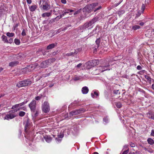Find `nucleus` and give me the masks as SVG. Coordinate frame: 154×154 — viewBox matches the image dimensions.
Wrapping results in <instances>:
<instances>
[{
  "label": "nucleus",
  "mask_w": 154,
  "mask_h": 154,
  "mask_svg": "<svg viewBox=\"0 0 154 154\" xmlns=\"http://www.w3.org/2000/svg\"><path fill=\"white\" fill-rule=\"evenodd\" d=\"M98 3H93L92 4L86 5L82 9L83 12L90 13L92 11L95 7L97 6Z\"/></svg>",
  "instance_id": "nucleus-1"
},
{
  "label": "nucleus",
  "mask_w": 154,
  "mask_h": 154,
  "mask_svg": "<svg viewBox=\"0 0 154 154\" xmlns=\"http://www.w3.org/2000/svg\"><path fill=\"white\" fill-rule=\"evenodd\" d=\"M31 82L30 79H27L20 81L17 85V86L20 88L22 87L26 86L31 84Z\"/></svg>",
  "instance_id": "nucleus-2"
},
{
  "label": "nucleus",
  "mask_w": 154,
  "mask_h": 154,
  "mask_svg": "<svg viewBox=\"0 0 154 154\" xmlns=\"http://www.w3.org/2000/svg\"><path fill=\"white\" fill-rule=\"evenodd\" d=\"M43 5H41L40 7L41 9L45 11H48L51 8V5L45 0H42Z\"/></svg>",
  "instance_id": "nucleus-3"
},
{
  "label": "nucleus",
  "mask_w": 154,
  "mask_h": 154,
  "mask_svg": "<svg viewBox=\"0 0 154 154\" xmlns=\"http://www.w3.org/2000/svg\"><path fill=\"white\" fill-rule=\"evenodd\" d=\"M42 111L45 113L48 112L50 110L49 104L47 101H45L42 106Z\"/></svg>",
  "instance_id": "nucleus-4"
},
{
  "label": "nucleus",
  "mask_w": 154,
  "mask_h": 154,
  "mask_svg": "<svg viewBox=\"0 0 154 154\" xmlns=\"http://www.w3.org/2000/svg\"><path fill=\"white\" fill-rule=\"evenodd\" d=\"M85 111V110L83 108L80 109H79L75 110L69 112V114L70 116H71L73 115L81 114L82 113H84Z\"/></svg>",
  "instance_id": "nucleus-5"
},
{
  "label": "nucleus",
  "mask_w": 154,
  "mask_h": 154,
  "mask_svg": "<svg viewBox=\"0 0 154 154\" xmlns=\"http://www.w3.org/2000/svg\"><path fill=\"white\" fill-rule=\"evenodd\" d=\"M36 101L35 100H32L29 105L31 110L34 112L36 110Z\"/></svg>",
  "instance_id": "nucleus-6"
},
{
  "label": "nucleus",
  "mask_w": 154,
  "mask_h": 154,
  "mask_svg": "<svg viewBox=\"0 0 154 154\" xmlns=\"http://www.w3.org/2000/svg\"><path fill=\"white\" fill-rule=\"evenodd\" d=\"M109 66L110 65L109 63H107L105 64H103L99 68V70L101 72L106 70H109L110 69H108V68H107L109 67Z\"/></svg>",
  "instance_id": "nucleus-7"
},
{
  "label": "nucleus",
  "mask_w": 154,
  "mask_h": 154,
  "mask_svg": "<svg viewBox=\"0 0 154 154\" xmlns=\"http://www.w3.org/2000/svg\"><path fill=\"white\" fill-rule=\"evenodd\" d=\"M91 23L89 21L88 22L86 23L83 26H81L80 29L81 30H84L92 25Z\"/></svg>",
  "instance_id": "nucleus-8"
},
{
  "label": "nucleus",
  "mask_w": 154,
  "mask_h": 154,
  "mask_svg": "<svg viewBox=\"0 0 154 154\" xmlns=\"http://www.w3.org/2000/svg\"><path fill=\"white\" fill-rule=\"evenodd\" d=\"M17 115L15 114H9L7 115L5 117L4 119L9 120V119H12L16 117Z\"/></svg>",
  "instance_id": "nucleus-9"
},
{
  "label": "nucleus",
  "mask_w": 154,
  "mask_h": 154,
  "mask_svg": "<svg viewBox=\"0 0 154 154\" xmlns=\"http://www.w3.org/2000/svg\"><path fill=\"white\" fill-rule=\"evenodd\" d=\"M147 116L149 119L154 120V112H149L147 113Z\"/></svg>",
  "instance_id": "nucleus-10"
},
{
  "label": "nucleus",
  "mask_w": 154,
  "mask_h": 154,
  "mask_svg": "<svg viewBox=\"0 0 154 154\" xmlns=\"http://www.w3.org/2000/svg\"><path fill=\"white\" fill-rule=\"evenodd\" d=\"M31 71V69L28 68L27 66V67L24 68L22 69L21 71L23 74H25L27 72H29Z\"/></svg>",
  "instance_id": "nucleus-11"
},
{
  "label": "nucleus",
  "mask_w": 154,
  "mask_h": 154,
  "mask_svg": "<svg viewBox=\"0 0 154 154\" xmlns=\"http://www.w3.org/2000/svg\"><path fill=\"white\" fill-rule=\"evenodd\" d=\"M52 10H51L49 12H46L42 14V16L43 17H49L52 14Z\"/></svg>",
  "instance_id": "nucleus-12"
},
{
  "label": "nucleus",
  "mask_w": 154,
  "mask_h": 154,
  "mask_svg": "<svg viewBox=\"0 0 154 154\" xmlns=\"http://www.w3.org/2000/svg\"><path fill=\"white\" fill-rule=\"evenodd\" d=\"M88 91L89 89L86 86L84 87L82 89V92L83 94H87Z\"/></svg>",
  "instance_id": "nucleus-13"
},
{
  "label": "nucleus",
  "mask_w": 154,
  "mask_h": 154,
  "mask_svg": "<svg viewBox=\"0 0 154 154\" xmlns=\"http://www.w3.org/2000/svg\"><path fill=\"white\" fill-rule=\"evenodd\" d=\"M91 65L92 66H94L96 65H98L99 63V61L98 60H93L91 62Z\"/></svg>",
  "instance_id": "nucleus-14"
},
{
  "label": "nucleus",
  "mask_w": 154,
  "mask_h": 154,
  "mask_svg": "<svg viewBox=\"0 0 154 154\" xmlns=\"http://www.w3.org/2000/svg\"><path fill=\"white\" fill-rule=\"evenodd\" d=\"M57 43H56L55 44L53 43L51 44H50L48 45L47 47V50H49L52 49L54 47H55L56 46H57Z\"/></svg>",
  "instance_id": "nucleus-15"
},
{
  "label": "nucleus",
  "mask_w": 154,
  "mask_h": 154,
  "mask_svg": "<svg viewBox=\"0 0 154 154\" xmlns=\"http://www.w3.org/2000/svg\"><path fill=\"white\" fill-rule=\"evenodd\" d=\"M19 62L17 61H14L9 63V65L10 66L14 67L16 66L19 63Z\"/></svg>",
  "instance_id": "nucleus-16"
},
{
  "label": "nucleus",
  "mask_w": 154,
  "mask_h": 154,
  "mask_svg": "<svg viewBox=\"0 0 154 154\" xmlns=\"http://www.w3.org/2000/svg\"><path fill=\"white\" fill-rule=\"evenodd\" d=\"M100 38H98L95 41L97 45V48H95L94 49L95 51H97V49L99 47L100 43Z\"/></svg>",
  "instance_id": "nucleus-17"
},
{
  "label": "nucleus",
  "mask_w": 154,
  "mask_h": 154,
  "mask_svg": "<svg viewBox=\"0 0 154 154\" xmlns=\"http://www.w3.org/2000/svg\"><path fill=\"white\" fill-rule=\"evenodd\" d=\"M39 66L42 68H45L47 67L45 61L41 63Z\"/></svg>",
  "instance_id": "nucleus-18"
},
{
  "label": "nucleus",
  "mask_w": 154,
  "mask_h": 154,
  "mask_svg": "<svg viewBox=\"0 0 154 154\" xmlns=\"http://www.w3.org/2000/svg\"><path fill=\"white\" fill-rule=\"evenodd\" d=\"M37 8V6L35 5L31 6L29 7L30 10L31 11H35Z\"/></svg>",
  "instance_id": "nucleus-19"
},
{
  "label": "nucleus",
  "mask_w": 154,
  "mask_h": 154,
  "mask_svg": "<svg viewBox=\"0 0 154 154\" xmlns=\"http://www.w3.org/2000/svg\"><path fill=\"white\" fill-rule=\"evenodd\" d=\"M98 17H95L92 19L90 21L91 23L92 24H94L96 21L98 20Z\"/></svg>",
  "instance_id": "nucleus-20"
},
{
  "label": "nucleus",
  "mask_w": 154,
  "mask_h": 154,
  "mask_svg": "<svg viewBox=\"0 0 154 154\" xmlns=\"http://www.w3.org/2000/svg\"><path fill=\"white\" fill-rule=\"evenodd\" d=\"M147 141L148 143L151 145H152L154 143V141L151 138H148Z\"/></svg>",
  "instance_id": "nucleus-21"
},
{
  "label": "nucleus",
  "mask_w": 154,
  "mask_h": 154,
  "mask_svg": "<svg viewBox=\"0 0 154 154\" xmlns=\"http://www.w3.org/2000/svg\"><path fill=\"white\" fill-rule=\"evenodd\" d=\"M2 40L4 42L8 43V40L7 39V37L4 35H3L2 36Z\"/></svg>",
  "instance_id": "nucleus-22"
},
{
  "label": "nucleus",
  "mask_w": 154,
  "mask_h": 154,
  "mask_svg": "<svg viewBox=\"0 0 154 154\" xmlns=\"http://www.w3.org/2000/svg\"><path fill=\"white\" fill-rule=\"evenodd\" d=\"M45 138L46 142L48 143L50 142L52 140V138L50 137L47 136L45 137Z\"/></svg>",
  "instance_id": "nucleus-23"
},
{
  "label": "nucleus",
  "mask_w": 154,
  "mask_h": 154,
  "mask_svg": "<svg viewBox=\"0 0 154 154\" xmlns=\"http://www.w3.org/2000/svg\"><path fill=\"white\" fill-rule=\"evenodd\" d=\"M29 124H30L29 123V119H28L27 120L26 124L25 126V131H26L28 129V126H29Z\"/></svg>",
  "instance_id": "nucleus-24"
},
{
  "label": "nucleus",
  "mask_w": 154,
  "mask_h": 154,
  "mask_svg": "<svg viewBox=\"0 0 154 154\" xmlns=\"http://www.w3.org/2000/svg\"><path fill=\"white\" fill-rule=\"evenodd\" d=\"M115 105L118 108H120L122 106V104L121 103L119 102H117L116 103Z\"/></svg>",
  "instance_id": "nucleus-25"
},
{
  "label": "nucleus",
  "mask_w": 154,
  "mask_h": 154,
  "mask_svg": "<svg viewBox=\"0 0 154 154\" xmlns=\"http://www.w3.org/2000/svg\"><path fill=\"white\" fill-rule=\"evenodd\" d=\"M26 113L22 111H21L19 112V116L20 117H23L24 116V115H25Z\"/></svg>",
  "instance_id": "nucleus-26"
},
{
  "label": "nucleus",
  "mask_w": 154,
  "mask_h": 154,
  "mask_svg": "<svg viewBox=\"0 0 154 154\" xmlns=\"http://www.w3.org/2000/svg\"><path fill=\"white\" fill-rule=\"evenodd\" d=\"M6 35L8 36L9 37H12L14 35V34L13 33H10L8 32L7 33Z\"/></svg>",
  "instance_id": "nucleus-27"
},
{
  "label": "nucleus",
  "mask_w": 154,
  "mask_h": 154,
  "mask_svg": "<svg viewBox=\"0 0 154 154\" xmlns=\"http://www.w3.org/2000/svg\"><path fill=\"white\" fill-rule=\"evenodd\" d=\"M140 26L138 25H135L133 26L132 29L134 30H136L137 29L140 28Z\"/></svg>",
  "instance_id": "nucleus-28"
},
{
  "label": "nucleus",
  "mask_w": 154,
  "mask_h": 154,
  "mask_svg": "<svg viewBox=\"0 0 154 154\" xmlns=\"http://www.w3.org/2000/svg\"><path fill=\"white\" fill-rule=\"evenodd\" d=\"M15 44L17 45H19L20 43V40L19 39H15L14 40Z\"/></svg>",
  "instance_id": "nucleus-29"
},
{
  "label": "nucleus",
  "mask_w": 154,
  "mask_h": 154,
  "mask_svg": "<svg viewBox=\"0 0 154 154\" xmlns=\"http://www.w3.org/2000/svg\"><path fill=\"white\" fill-rule=\"evenodd\" d=\"M20 109H21L22 108H20L19 109H14V110H11L9 112V113H14L16 112H17V110H19Z\"/></svg>",
  "instance_id": "nucleus-30"
},
{
  "label": "nucleus",
  "mask_w": 154,
  "mask_h": 154,
  "mask_svg": "<svg viewBox=\"0 0 154 154\" xmlns=\"http://www.w3.org/2000/svg\"><path fill=\"white\" fill-rule=\"evenodd\" d=\"M113 93L114 94H119L120 93V92L119 91V90H114L113 91Z\"/></svg>",
  "instance_id": "nucleus-31"
},
{
  "label": "nucleus",
  "mask_w": 154,
  "mask_h": 154,
  "mask_svg": "<svg viewBox=\"0 0 154 154\" xmlns=\"http://www.w3.org/2000/svg\"><path fill=\"white\" fill-rule=\"evenodd\" d=\"M51 64L54 63L55 60V59L54 58H51L48 59Z\"/></svg>",
  "instance_id": "nucleus-32"
},
{
  "label": "nucleus",
  "mask_w": 154,
  "mask_h": 154,
  "mask_svg": "<svg viewBox=\"0 0 154 154\" xmlns=\"http://www.w3.org/2000/svg\"><path fill=\"white\" fill-rule=\"evenodd\" d=\"M44 61L45 63V64L47 67H48V66L50 64H51V63H50L49 61V60H47Z\"/></svg>",
  "instance_id": "nucleus-33"
},
{
  "label": "nucleus",
  "mask_w": 154,
  "mask_h": 154,
  "mask_svg": "<svg viewBox=\"0 0 154 154\" xmlns=\"http://www.w3.org/2000/svg\"><path fill=\"white\" fill-rule=\"evenodd\" d=\"M61 18H60V16H57L54 19V20H53V21H57L58 20H59Z\"/></svg>",
  "instance_id": "nucleus-34"
},
{
  "label": "nucleus",
  "mask_w": 154,
  "mask_h": 154,
  "mask_svg": "<svg viewBox=\"0 0 154 154\" xmlns=\"http://www.w3.org/2000/svg\"><path fill=\"white\" fill-rule=\"evenodd\" d=\"M145 79H147V80L148 81H150V82L151 81V78L150 77L148 76L147 75H145Z\"/></svg>",
  "instance_id": "nucleus-35"
},
{
  "label": "nucleus",
  "mask_w": 154,
  "mask_h": 154,
  "mask_svg": "<svg viewBox=\"0 0 154 154\" xmlns=\"http://www.w3.org/2000/svg\"><path fill=\"white\" fill-rule=\"evenodd\" d=\"M103 121L106 123L108 122V118L107 116L104 117L103 119Z\"/></svg>",
  "instance_id": "nucleus-36"
},
{
  "label": "nucleus",
  "mask_w": 154,
  "mask_h": 154,
  "mask_svg": "<svg viewBox=\"0 0 154 154\" xmlns=\"http://www.w3.org/2000/svg\"><path fill=\"white\" fill-rule=\"evenodd\" d=\"M19 106V105L18 104H16L13 106L12 107L11 109H14L15 108H16L18 107Z\"/></svg>",
  "instance_id": "nucleus-37"
},
{
  "label": "nucleus",
  "mask_w": 154,
  "mask_h": 154,
  "mask_svg": "<svg viewBox=\"0 0 154 154\" xmlns=\"http://www.w3.org/2000/svg\"><path fill=\"white\" fill-rule=\"evenodd\" d=\"M74 54L73 53V52H72L66 54V55L67 56H74Z\"/></svg>",
  "instance_id": "nucleus-38"
},
{
  "label": "nucleus",
  "mask_w": 154,
  "mask_h": 154,
  "mask_svg": "<svg viewBox=\"0 0 154 154\" xmlns=\"http://www.w3.org/2000/svg\"><path fill=\"white\" fill-rule=\"evenodd\" d=\"M80 79V78L79 77H75L73 79L75 81H78Z\"/></svg>",
  "instance_id": "nucleus-39"
},
{
  "label": "nucleus",
  "mask_w": 154,
  "mask_h": 154,
  "mask_svg": "<svg viewBox=\"0 0 154 154\" xmlns=\"http://www.w3.org/2000/svg\"><path fill=\"white\" fill-rule=\"evenodd\" d=\"M28 68H29L30 69H31V71L32 70H33V68H34V65H32L31 66H27Z\"/></svg>",
  "instance_id": "nucleus-40"
},
{
  "label": "nucleus",
  "mask_w": 154,
  "mask_h": 154,
  "mask_svg": "<svg viewBox=\"0 0 154 154\" xmlns=\"http://www.w3.org/2000/svg\"><path fill=\"white\" fill-rule=\"evenodd\" d=\"M21 35H22L23 36H25L26 35V32L25 31V30L24 29H23V31L22 32Z\"/></svg>",
  "instance_id": "nucleus-41"
},
{
  "label": "nucleus",
  "mask_w": 154,
  "mask_h": 154,
  "mask_svg": "<svg viewBox=\"0 0 154 154\" xmlns=\"http://www.w3.org/2000/svg\"><path fill=\"white\" fill-rule=\"evenodd\" d=\"M129 144H130V145L132 147H134L135 146V144L134 143H133L132 142H130Z\"/></svg>",
  "instance_id": "nucleus-42"
},
{
  "label": "nucleus",
  "mask_w": 154,
  "mask_h": 154,
  "mask_svg": "<svg viewBox=\"0 0 154 154\" xmlns=\"http://www.w3.org/2000/svg\"><path fill=\"white\" fill-rule=\"evenodd\" d=\"M63 136H64L63 134H62L60 135H58V138H62L63 137Z\"/></svg>",
  "instance_id": "nucleus-43"
},
{
  "label": "nucleus",
  "mask_w": 154,
  "mask_h": 154,
  "mask_svg": "<svg viewBox=\"0 0 154 154\" xmlns=\"http://www.w3.org/2000/svg\"><path fill=\"white\" fill-rule=\"evenodd\" d=\"M101 6H99V7L97 8H96L94 10V12H96L98 10H100V9H101Z\"/></svg>",
  "instance_id": "nucleus-44"
},
{
  "label": "nucleus",
  "mask_w": 154,
  "mask_h": 154,
  "mask_svg": "<svg viewBox=\"0 0 154 154\" xmlns=\"http://www.w3.org/2000/svg\"><path fill=\"white\" fill-rule=\"evenodd\" d=\"M122 1L123 0H121L119 2L115 4V7H117L118 5H119L122 2Z\"/></svg>",
  "instance_id": "nucleus-45"
},
{
  "label": "nucleus",
  "mask_w": 154,
  "mask_h": 154,
  "mask_svg": "<svg viewBox=\"0 0 154 154\" xmlns=\"http://www.w3.org/2000/svg\"><path fill=\"white\" fill-rule=\"evenodd\" d=\"M128 152L129 149H128L127 150L124 151L122 154H127L128 153Z\"/></svg>",
  "instance_id": "nucleus-46"
},
{
  "label": "nucleus",
  "mask_w": 154,
  "mask_h": 154,
  "mask_svg": "<svg viewBox=\"0 0 154 154\" xmlns=\"http://www.w3.org/2000/svg\"><path fill=\"white\" fill-rule=\"evenodd\" d=\"M13 39L11 38H10L8 40V43H11L13 42Z\"/></svg>",
  "instance_id": "nucleus-47"
},
{
  "label": "nucleus",
  "mask_w": 154,
  "mask_h": 154,
  "mask_svg": "<svg viewBox=\"0 0 154 154\" xmlns=\"http://www.w3.org/2000/svg\"><path fill=\"white\" fill-rule=\"evenodd\" d=\"M41 97L40 96H37L35 97V99L37 100H39L41 98Z\"/></svg>",
  "instance_id": "nucleus-48"
},
{
  "label": "nucleus",
  "mask_w": 154,
  "mask_h": 154,
  "mask_svg": "<svg viewBox=\"0 0 154 154\" xmlns=\"http://www.w3.org/2000/svg\"><path fill=\"white\" fill-rule=\"evenodd\" d=\"M38 110H36V112L35 114V116H38Z\"/></svg>",
  "instance_id": "nucleus-49"
},
{
  "label": "nucleus",
  "mask_w": 154,
  "mask_h": 154,
  "mask_svg": "<svg viewBox=\"0 0 154 154\" xmlns=\"http://www.w3.org/2000/svg\"><path fill=\"white\" fill-rule=\"evenodd\" d=\"M61 1L62 3L63 4H65L66 3V0H61Z\"/></svg>",
  "instance_id": "nucleus-50"
},
{
  "label": "nucleus",
  "mask_w": 154,
  "mask_h": 154,
  "mask_svg": "<svg viewBox=\"0 0 154 154\" xmlns=\"http://www.w3.org/2000/svg\"><path fill=\"white\" fill-rule=\"evenodd\" d=\"M150 135L151 136H154V130H152Z\"/></svg>",
  "instance_id": "nucleus-51"
},
{
  "label": "nucleus",
  "mask_w": 154,
  "mask_h": 154,
  "mask_svg": "<svg viewBox=\"0 0 154 154\" xmlns=\"http://www.w3.org/2000/svg\"><path fill=\"white\" fill-rule=\"evenodd\" d=\"M145 5L144 4H143L142 5V9L143 10V11L145 9Z\"/></svg>",
  "instance_id": "nucleus-52"
},
{
  "label": "nucleus",
  "mask_w": 154,
  "mask_h": 154,
  "mask_svg": "<svg viewBox=\"0 0 154 154\" xmlns=\"http://www.w3.org/2000/svg\"><path fill=\"white\" fill-rule=\"evenodd\" d=\"M141 69H142V67L138 65L137 66V69L138 70H140Z\"/></svg>",
  "instance_id": "nucleus-53"
},
{
  "label": "nucleus",
  "mask_w": 154,
  "mask_h": 154,
  "mask_svg": "<svg viewBox=\"0 0 154 154\" xmlns=\"http://www.w3.org/2000/svg\"><path fill=\"white\" fill-rule=\"evenodd\" d=\"M28 4H30L32 3V0H26Z\"/></svg>",
  "instance_id": "nucleus-54"
},
{
  "label": "nucleus",
  "mask_w": 154,
  "mask_h": 154,
  "mask_svg": "<svg viewBox=\"0 0 154 154\" xmlns=\"http://www.w3.org/2000/svg\"><path fill=\"white\" fill-rule=\"evenodd\" d=\"M78 52V50L77 49V50H75V51H74L73 52V53L74 54H76Z\"/></svg>",
  "instance_id": "nucleus-55"
},
{
  "label": "nucleus",
  "mask_w": 154,
  "mask_h": 154,
  "mask_svg": "<svg viewBox=\"0 0 154 154\" xmlns=\"http://www.w3.org/2000/svg\"><path fill=\"white\" fill-rule=\"evenodd\" d=\"M18 104L19 105V106H21L23 105H24V102H23L22 103H20Z\"/></svg>",
  "instance_id": "nucleus-56"
},
{
  "label": "nucleus",
  "mask_w": 154,
  "mask_h": 154,
  "mask_svg": "<svg viewBox=\"0 0 154 154\" xmlns=\"http://www.w3.org/2000/svg\"><path fill=\"white\" fill-rule=\"evenodd\" d=\"M94 94L96 96H97L99 95L98 93L95 91L94 92Z\"/></svg>",
  "instance_id": "nucleus-57"
},
{
  "label": "nucleus",
  "mask_w": 154,
  "mask_h": 154,
  "mask_svg": "<svg viewBox=\"0 0 154 154\" xmlns=\"http://www.w3.org/2000/svg\"><path fill=\"white\" fill-rule=\"evenodd\" d=\"M3 11L4 10L3 9H0V14H2Z\"/></svg>",
  "instance_id": "nucleus-58"
},
{
  "label": "nucleus",
  "mask_w": 154,
  "mask_h": 154,
  "mask_svg": "<svg viewBox=\"0 0 154 154\" xmlns=\"http://www.w3.org/2000/svg\"><path fill=\"white\" fill-rule=\"evenodd\" d=\"M58 138H57V137H56L55 138V140H57V141L58 142H60L61 141V139H58Z\"/></svg>",
  "instance_id": "nucleus-59"
},
{
  "label": "nucleus",
  "mask_w": 154,
  "mask_h": 154,
  "mask_svg": "<svg viewBox=\"0 0 154 154\" xmlns=\"http://www.w3.org/2000/svg\"><path fill=\"white\" fill-rule=\"evenodd\" d=\"M65 14L64 13H63L62 14H61V15H60V18H61L63 16H64V15Z\"/></svg>",
  "instance_id": "nucleus-60"
},
{
  "label": "nucleus",
  "mask_w": 154,
  "mask_h": 154,
  "mask_svg": "<svg viewBox=\"0 0 154 154\" xmlns=\"http://www.w3.org/2000/svg\"><path fill=\"white\" fill-rule=\"evenodd\" d=\"M82 65V64L81 63H79L77 65V67L78 68L80 67Z\"/></svg>",
  "instance_id": "nucleus-61"
},
{
  "label": "nucleus",
  "mask_w": 154,
  "mask_h": 154,
  "mask_svg": "<svg viewBox=\"0 0 154 154\" xmlns=\"http://www.w3.org/2000/svg\"><path fill=\"white\" fill-rule=\"evenodd\" d=\"M69 12V11H68L67 10H65V11L64 12V13L65 14H66V13H68Z\"/></svg>",
  "instance_id": "nucleus-62"
},
{
  "label": "nucleus",
  "mask_w": 154,
  "mask_h": 154,
  "mask_svg": "<svg viewBox=\"0 0 154 154\" xmlns=\"http://www.w3.org/2000/svg\"><path fill=\"white\" fill-rule=\"evenodd\" d=\"M34 65V68H33V69H34L38 66L37 64H33Z\"/></svg>",
  "instance_id": "nucleus-63"
},
{
  "label": "nucleus",
  "mask_w": 154,
  "mask_h": 154,
  "mask_svg": "<svg viewBox=\"0 0 154 154\" xmlns=\"http://www.w3.org/2000/svg\"><path fill=\"white\" fill-rule=\"evenodd\" d=\"M141 14V13L140 12V11H139L138 12V14H137V17H138Z\"/></svg>",
  "instance_id": "nucleus-64"
}]
</instances>
